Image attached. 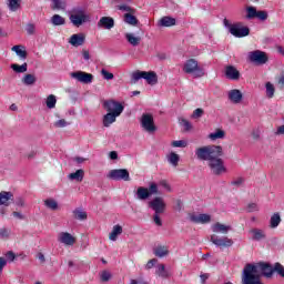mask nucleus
Wrapping results in <instances>:
<instances>
[{"instance_id": "obj_1", "label": "nucleus", "mask_w": 284, "mask_h": 284, "mask_svg": "<svg viewBox=\"0 0 284 284\" xmlns=\"http://www.w3.org/2000/svg\"><path fill=\"white\" fill-rule=\"evenodd\" d=\"M223 156V146L209 144L195 149V158L197 161H206L210 163L213 159Z\"/></svg>"}, {"instance_id": "obj_2", "label": "nucleus", "mask_w": 284, "mask_h": 284, "mask_svg": "<svg viewBox=\"0 0 284 284\" xmlns=\"http://www.w3.org/2000/svg\"><path fill=\"white\" fill-rule=\"evenodd\" d=\"M248 271H251V276H256L258 281H261V276L263 275L270 278L274 274V267L268 264H247L243 270L242 276H245V273Z\"/></svg>"}, {"instance_id": "obj_3", "label": "nucleus", "mask_w": 284, "mask_h": 284, "mask_svg": "<svg viewBox=\"0 0 284 284\" xmlns=\"http://www.w3.org/2000/svg\"><path fill=\"white\" fill-rule=\"evenodd\" d=\"M90 13L82 7H74L69 12V21L74 26L75 28H81L83 23H90L91 21Z\"/></svg>"}, {"instance_id": "obj_4", "label": "nucleus", "mask_w": 284, "mask_h": 284, "mask_svg": "<svg viewBox=\"0 0 284 284\" xmlns=\"http://www.w3.org/2000/svg\"><path fill=\"white\" fill-rule=\"evenodd\" d=\"M183 72L185 74H191L193 79H202L205 75V70L199 65L196 59H189L184 62Z\"/></svg>"}, {"instance_id": "obj_5", "label": "nucleus", "mask_w": 284, "mask_h": 284, "mask_svg": "<svg viewBox=\"0 0 284 284\" xmlns=\"http://www.w3.org/2000/svg\"><path fill=\"white\" fill-rule=\"evenodd\" d=\"M141 79H145L149 85H156L159 83V75L154 71H135L131 75L132 83H138Z\"/></svg>"}, {"instance_id": "obj_6", "label": "nucleus", "mask_w": 284, "mask_h": 284, "mask_svg": "<svg viewBox=\"0 0 284 284\" xmlns=\"http://www.w3.org/2000/svg\"><path fill=\"white\" fill-rule=\"evenodd\" d=\"M221 156L223 155H217L212 161L207 162V168L214 176H223V174H227V168Z\"/></svg>"}, {"instance_id": "obj_7", "label": "nucleus", "mask_w": 284, "mask_h": 284, "mask_svg": "<svg viewBox=\"0 0 284 284\" xmlns=\"http://www.w3.org/2000/svg\"><path fill=\"white\" fill-rule=\"evenodd\" d=\"M152 194H159V184L154 182L150 183L149 189L139 186L135 192V199H138V201H148Z\"/></svg>"}, {"instance_id": "obj_8", "label": "nucleus", "mask_w": 284, "mask_h": 284, "mask_svg": "<svg viewBox=\"0 0 284 284\" xmlns=\"http://www.w3.org/2000/svg\"><path fill=\"white\" fill-rule=\"evenodd\" d=\"M140 125L148 134H154L156 132V124L154 123V115L151 113H143L140 119Z\"/></svg>"}, {"instance_id": "obj_9", "label": "nucleus", "mask_w": 284, "mask_h": 284, "mask_svg": "<svg viewBox=\"0 0 284 284\" xmlns=\"http://www.w3.org/2000/svg\"><path fill=\"white\" fill-rule=\"evenodd\" d=\"M103 106L106 110V112L111 114H115L118 116H121V114H123V110H125V108L123 106V104H121V102H116L114 100L104 101Z\"/></svg>"}, {"instance_id": "obj_10", "label": "nucleus", "mask_w": 284, "mask_h": 284, "mask_svg": "<svg viewBox=\"0 0 284 284\" xmlns=\"http://www.w3.org/2000/svg\"><path fill=\"white\" fill-rule=\"evenodd\" d=\"M111 181H130V172L128 169H113L106 174Z\"/></svg>"}, {"instance_id": "obj_11", "label": "nucleus", "mask_w": 284, "mask_h": 284, "mask_svg": "<svg viewBox=\"0 0 284 284\" xmlns=\"http://www.w3.org/2000/svg\"><path fill=\"white\" fill-rule=\"evenodd\" d=\"M148 205L153 210L154 214H163L168 207L165 200L161 196H155L153 200L149 201Z\"/></svg>"}, {"instance_id": "obj_12", "label": "nucleus", "mask_w": 284, "mask_h": 284, "mask_svg": "<svg viewBox=\"0 0 284 284\" xmlns=\"http://www.w3.org/2000/svg\"><path fill=\"white\" fill-rule=\"evenodd\" d=\"M247 58L252 63H257L258 65H265V63H267L270 60L267 53L261 50L248 52Z\"/></svg>"}, {"instance_id": "obj_13", "label": "nucleus", "mask_w": 284, "mask_h": 284, "mask_svg": "<svg viewBox=\"0 0 284 284\" xmlns=\"http://www.w3.org/2000/svg\"><path fill=\"white\" fill-rule=\"evenodd\" d=\"M230 33L236 39H243V37H250V28L243 26L241 22L230 26Z\"/></svg>"}, {"instance_id": "obj_14", "label": "nucleus", "mask_w": 284, "mask_h": 284, "mask_svg": "<svg viewBox=\"0 0 284 284\" xmlns=\"http://www.w3.org/2000/svg\"><path fill=\"white\" fill-rule=\"evenodd\" d=\"M71 79L78 81V83H84L85 85L94 81V75L85 71H75L70 73Z\"/></svg>"}, {"instance_id": "obj_15", "label": "nucleus", "mask_w": 284, "mask_h": 284, "mask_svg": "<svg viewBox=\"0 0 284 284\" xmlns=\"http://www.w3.org/2000/svg\"><path fill=\"white\" fill-rule=\"evenodd\" d=\"M189 221L197 225H206L207 223H212V215L206 213H200V214L191 213L189 215Z\"/></svg>"}, {"instance_id": "obj_16", "label": "nucleus", "mask_w": 284, "mask_h": 284, "mask_svg": "<svg viewBox=\"0 0 284 284\" xmlns=\"http://www.w3.org/2000/svg\"><path fill=\"white\" fill-rule=\"evenodd\" d=\"M211 243L216 245V247H232L234 241L227 236H219L216 234L211 235Z\"/></svg>"}, {"instance_id": "obj_17", "label": "nucleus", "mask_w": 284, "mask_h": 284, "mask_svg": "<svg viewBox=\"0 0 284 284\" xmlns=\"http://www.w3.org/2000/svg\"><path fill=\"white\" fill-rule=\"evenodd\" d=\"M58 242L65 247H72L77 243V237L69 232H60L58 234Z\"/></svg>"}, {"instance_id": "obj_18", "label": "nucleus", "mask_w": 284, "mask_h": 284, "mask_svg": "<svg viewBox=\"0 0 284 284\" xmlns=\"http://www.w3.org/2000/svg\"><path fill=\"white\" fill-rule=\"evenodd\" d=\"M98 28L102 30H112L114 28V18L112 17H102L98 21Z\"/></svg>"}, {"instance_id": "obj_19", "label": "nucleus", "mask_w": 284, "mask_h": 284, "mask_svg": "<svg viewBox=\"0 0 284 284\" xmlns=\"http://www.w3.org/2000/svg\"><path fill=\"white\" fill-rule=\"evenodd\" d=\"M211 230L214 234H229L232 231V226L216 222L211 226Z\"/></svg>"}, {"instance_id": "obj_20", "label": "nucleus", "mask_w": 284, "mask_h": 284, "mask_svg": "<svg viewBox=\"0 0 284 284\" xmlns=\"http://www.w3.org/2000/svg\"><path fill=\"white\" fill-rule=\"evenodd\" d=\"M227 97L231 103L239 104L241 103V101H243V92H241V90L239 89H233L229 91Z\"/></svg>"}, {"instance_id": "obj_21", "label": "nucleus", "mask_w": 284, "mask_h": 284, "mask_svg": "<svg viewBox=\"0 0 284 284\" xmlns=\"http://www.w3.org/2000/svg\"><path fill=\"white\" fill-rule=\"evenodd\" d=\"M225 77L231 81H239L241 79V72L235 67L229 65L225 68Z\"/></svg>"}, {"instance_id": "obj_22", "label": "nucleus", "mask_w": 284, "mask_h": 284, "mask_svg": "<svg viewBox=\"0 0 284 284\" xmlns=\"http://www.w3.org/2000/svg\"><path fill=\"white\" fill-rule=\"evenodd\" d=\"M69 43L74 48H79V45H83V43H85V36H83L82 33L72 34Z\"/></svg>"}, {"instance_id": "obj_23", "label": "nucleus", "mask_w": 284, "mask_h": 284, "mask_svg": "<svg viewBox=\"0 0 284 284\" xmlns=\"http://www.w3.org/2000/svg\"><path fill=\"white\" fill-rule=\"evenodd\" d=\"M159 28H172V26H176V19L172 17H162L158 22Z\"/></svg>"}, {"instance_id": "obj_24", "label": "nucleus", "mask_w": 284, "mask_h": 284, "mask_svg": "<svg viewBox=\"0 0 284 284\" xmlns=\"http://www.w3.org/2000/svg\"><path fill=\"white\" fill-rule=\"evenodd\" d=\"M11 50L12 52H16L17 57H19V59H21L22 61H26V59H28V51H26V47L13 45Z\"/></svg>"}, {"instance_id": "obj_25", "label": "nucleus", "mask_w": 284, "mask_h": 284, "mask_svg": "<svg viewBox=\"0 0 284 284\" xmlns=\"http://www.w3.org/2000/svg\"><path fill=\"white\" fill-rule=\"evenodd\" d=\"M83 176H85V171L83 169H79L73 173L68 175L69 181H77V183H81L83 181Z\"/></svg>"}, {"instance_id": "obj_26", "label": "nucleus", "mask_w": 284, "mask_h": 284, "mask_svg": "<svg viewBox=\"0 0 284 284\" xmlns=\"http://www.w3.org/2000/svg\"><path fill=\"white\" fill-rule=\"evenodd\" d=\"M207 139L210 141H219L225 139V131H223V129H215L214 132H211L207 135Z\"/></svg>"}, {"instance_id": "obj_27", "label": "nucleus", "mask_w": 284, "mask_h": 284, "mask_svg": "<svg viewBox=\"0 0 284 284\" xmlns=\"http://www.w3.org/2000/svg\"><path fill=\"white\" fill-rule=\"evenodd\" d=\"M121 234H123V226L116 224L112 227L109 239L114 242L119 239V236H121Z\"/></svg>"}, {"instance_id": "obj_28", "label": "nucleus", "mask_w": 284, "mask_h": 284, "mask_svg": "<svg viewBox=\"0 0 284 284\" xmlns=\"http://www.w3.org/2000/svg\"><path fill=\"white\" fill-rule=\"evenodd\" d=\"M118 116H119V115H116V114H114V113L108 112V113L103 116V120H102V123H103L104 128H110V126L112 125V123H115Z\"/></svg>"}, {"instance_id": "obj_29", "label": "nucleus", "mask_w": 284, "mask_h": 284, "mask_svg": "<svg viewBox=\"0 0 284 284\" xmlns=\"http://www.w3.org/2000/svg\"><path fill=\"white\" fill-rule=\"evenodd\" d=\"M13 199V195H12V192H6V191H2L0 192V205H10V201H12Z\"/></svg>"}, {"instance_id": "obj_30", "label": "nucleus", "mask_w": 284, "mask_h": 284, "mask_svg": "<svg viewBox=\"0 0 284 284\" xmlns=\"http://www.w3.org/2000/svg\"><path fill=\"white\" fill-rule=\"evenodd\" d=\"M166 161L170 163V165H172V168H178L179 161H181V156L174 152H171L166 155Z\"/></svg>"}, {"instance_id": "obj_31", "label": "nucleus", "mask_w": 284, "mask_h": 284, "mask_svg": "<svg viewBox=\"0 0 284 284\" xmlns=\"http://www.w3.org/2000/svg\"><path fill=\"white\" fill-rule=\"evenodd\" d=\"M155 274L160 278H170V272H168V270H165V265L164 264H159L156 266Z\"/></svg>"}, {"instance_id": "obj_32", "label": "nucleus", "mask_w": 284, "mask_h": 284, "mask_svg": "<svg viewBox=\"0 0 284 284\" xmlns=\"http://www.w3.org/2000/svg\"><path fill=\"white\" fill-rule=\"evenodd\" d=\"M125 39L130 45L134 48L141 43V37L135 36L134 33H125Z\"/></svg>"}, {"instance_id": "obj_33", "label": "nucleus", "mask_w": 284, "mask_h": 284, "mask_svg": "<svg viewBox=\"0 0 284 284\" xmlns=\"http://www.w3.org/2000/svg\"><path fill=\"white\" fill-rule=\"evenodd\" d=\"M73 216H74V219H77V221H87L88 220V213L81 207L73 210Z\"/></svg>"}, {"instance_id": "obj_34", "label": "nucleus", "mask_w": 284, "mask_h": 284, "mask_svg": "<svg viewBox=\"0 0 284 284\" xmlns=\"http://www.w3.org/2000/svg\"><path fill=\"white\" fill-rule=\"evenodd\" d=\"M23 85H34L37 83V75L32 73H27L22 78Z\"/></svg>"}, {"instance_id": "obj_35", "label": "nucleus", "mask_w": 284, "mask_h": 284, "mask_svg": "<svg viewBox=\"0 0 284 284\" xmlns=\"http://www.w3.org/2000/svg\"><path fill=\"white\" fill-rule=\"evenodd\" d=\"M124 23H128L129 26H139V19H136L134 13H125Z\"/></svg>"}, {"instance_id": "obj_36", "label": "nucleus", "mask_w": 284, "mask_h": 284, "mask_svg": "<svg viewBox=\"0 0 284 284\" xmlns=\"http://www.w3.org/2000/svg\"><path fill=\"white\" fill-rule=\"evenodd\" d=\"M253 241H261L265 239V232L261 229H253L251 230Z\"/></svg>"}, {"instance_id": "obj_37", "label": "nucleus", "mask_w": 284, "mask_h": 284, "mask_svg": "<svg viewBox=\"0 0 284 284\" xmlns=\"http://www.w3.org/2000/svg\"><path fill=\"white\" fill-rule=\"evenodd\" d=\"M11 70H13V72H17V74H23V72H28V63H23L21 65L13 63L11 64Z\"/></svg>"}, {"instance_id": "obj_38", "label": "nucleus", "mask_w": 284, "mask_h": 284, "mask_svg": "<svg viewBox=\"0 0 284 284\" xmlns=\"http://www.w3.org/2000/svg\"><path fill=\"white\" fill-rule=\"evenodd\" d=\"M154 254L159 258H163V256H168V254H170V251L168 250V246H158L154 248Z\"/></svg>"}, {"instance_id": "obj_39", "label": "nucleus", "mask_w": 284, "mask_h": 284, "mask_svg": "<svg viewBox=\"0 0 284 284\" xmlns=\"http://www.w3.org/2000/svg\"><path fill=\"white\" fill-rule=\"evenodd\" d=\"M270 225L273 230L278 227V225H281V214L278 213L273 214L270 220Z\"/></svg>"}, {"instance_id": "obj_40", "label": "nucleus", "mask_w": 284, "mask_h": 284, "mask_svg": "<svg viewBox=\"0 0 284 284\" xmlns=\"http://www.w3.org/2000/svg\"><path fill=\"white\" fill-rule=\"evenodd\" d=\"M44 205L49 210H53V211L59 210V202H57V200H54V199H47V200H44Z\"/></svg>"}, {"instance_id": "obj_41", "label": "nucleus", "mask_w": 284, "mask_h": 284, "mask_svg": "<svg viewBox=\"0 0 284 284\" xmlns=\"http://www.w3.org/2000/svg\"><path fill=\"white\" fill-rule=\"evenodd\" d=\"M52 26H65V18L60 14H53L51 18Z\"/></svg>"}, {"instance_id": "obj_42", "label": "nucleus", "mask_w": 284, "mask_h": 284, "mask_svg": "<svg viewBox=\"0 0 284 284\" xmlns=\"http://www.w3.org/2000/svg\"><path fill=\"white\" fill-rule=\"evenodd\" d=\"M47 108H49V110H53V108H57V97L54 94H50L47 98Z\"/></svg>"}, {"instance_id": "obj_43", "label": "nucleus", "mask_w": 284, "mask_h": 284, "mask_svg": "<svg viewBox=\"0 0 284 284\" xmlns=\"http://www.w3.org/2000/svg\"><path fill=\"white\" fill-rule=\"evenodd\" d=\"M52 4L51 8L52 10H65V2L62 0H51Z\"/></svg>"}, {"instance_id": "obj_44", "label": "nucleus", "mask_w": 284, "mask_h": 284, "mask_svg": "<svg viewBox=\"0 0 284 284\" xmlns=\"http://www.w3.org/2000/svg\"><path fill=\"white\" fill-rule=\"evenodd\" d=\"M256 9L254 7H246V19L252 20L256 19Z\"/></svg>"}, {"instance_id": "obj_45", "label": "nucleus", "mask_w": 284, "mask_h": 284, "mask_svg": "<svg viewBox=\"0 0 284 284\" xmlns=\"http://www.w3.org/2000/svg\"><path fill=\"white\" fill-rule=\"evenodd\" d=\"M118 10H120L121 12H128V14H134V12H136V10L128 4H119Z\"/></svg>"}, {"instance_id": "obj_46", "label": "nucleus", "mask_w": 284, "mask_h": 284, "mask_svg": "<svg viewBox=\"0 0 284 284\" xmlns=\"http://www.w3.org/2000/svg\"><path fill=\"white\" fill-rule=\"evenodd\" d=\"M265 88H266V97H268V99H272L275 92L274 84H272V82H267Z\"/></svg>"}, {"instance_id": "obj_47", "label": "nucleus", "mask_w": 284, "mask_h": 284, "mask_svg": "<svg viewBox=\"0 0 284 284\" xmlns=\"http://www.w3.org/2000/svg\"><path fill=\"white\" fill-rule=\"evenodd\" d=\"M19 1L20 0H8V7L12 12H17V10H19Z\"/></svg>"}, {"instance_id": "obj_48", "label": "nucleus", "mask_w": 284, "mask_h": 284, "mask_svg": "<svg viewBox=\"0 0 284 284\" xmlns=\"http://www.w3.org/2000/svg\"><path fill=\"white\" fill-rule=\"evenodd\" d=\"M101 75L103 77V79L105 81H112V79H114V73H112V72H110V71H108L105 69L101 70Z\"/></svg>"}, {"instance_id": "obj_49", "label": "nucleus", "mask_w": 284, "mask_h": 284, "mask_svg": "<svg viewBox=\"0 0 284 284\" xmlns=\"http://www.w3.org/2000/svg\"><path fill=\"white\" fill-rule=\"evenodd\" d=\"M172 148H187V141L185 140H175L171 143Z\"/></svg>"}, {"instance_id": "obj_50", "label": "nucleus", "mask_w": 284, "mask_h": 284, "mask_svg": "<svg viewBox=\"0 0 284 284\" xmlns=\"http://www.w3.org/2000/svg\"><path fill=\"white\" fill-rule=\"evenodd\" d=\"M180 125H182V128H184L186 132H190V130H192V123H190V121H187L186 119H180Z\"/></svg>"}, {"instance_id": "obj_51", "label": "nucleus", "mask_w": 284, "mask_h": 284, "mask_svg": "<svg viewBox=\"0 0 284 284\" xmlns=\"http://www.w3.org/2000/svg\"><path fill=\"white\" fill-rule=\"evenodd\" d=\"M260 207H258V204L255 203V202H251L246 205V212H258Z\"/></svg>"}, {"instance_id": "obj_52", "label": "nucleus", "mask_w": 284, "mask_h": 284, "mask_svg": "<svg viewBox=\"0 0 284 284\" xmlns=\"http://www.w3.org/2000/svg\"><path fill=\"white\" fill-rule=\"evenodd\" d=\"M159 186L162 187L163 190H165V192H172V186L170 185V183L166 180H161L159 182Z\"/></svg>"}, {"instance_id": "obj_53", "label": "nucleus", "mask_w": 284, "mask_h": 284, "mask_svg": "<svg viewBox=\"0 0 284 284\" xmlns=\"http://www.w3.org/2000/svg\"><path fill=\"white\" fill-rule=\"evenodd\" d=\"M100 277H101V281H103V283H108V281L112 278V273H110L109 271H103Z\"/></svg>"}, {"instance_id": "obj_54", "label": "nucleus", "mask_w": 284, "mask_h": 284, "mask_svg": "<svg viewBox=\"0 0 284 284\" xmlns=\"http://www.w3.org/2000/svg\"><path fill=\"white\" fill-rule=\"evenodd\" d=\"M273 272H277V274H280V276L284 277V266L281 265V263H276L273 267Z\"/></svg>"}, {"instance_id": "obj_55", "label": "nucleus", "mask_w": 284, "mask_h": 284, "mask_svg": "<svg viewBox=\"0 0 284 284\" xmlns=\"http://www.w3.org/2000/svg\"><path fill=\"white\" fill-rule=\"evenodd\" d=\"M68 125H70V123H68L65 119H61L54 122V128H68Z\"/></svg>"}, {"instance_id": "obj_56", "label": "nucleus", "mask_w": 284, "mask_h": 284, "mask_svg": "<svg viewBox=\"0 0 284 284\" xmlns=\"http://www.w3.org/2000/svg\"><path fill=\"white\" fill-rule=\"evenodd\" d=\"M203 109H195L191 115V119H201L203 116Z\"/></svg>"}, {"instance_id": "obj_57", "label": "nucleus", "mask_w": 284, "mask_h": 284, "mask_svg": "<svg viewBox=\"0 0 284 284\" xmlns=\"http://www.w3.org/2000/svg\"><path fill=\"white\" fill-rule=\"evenodd\" d=\"M251 136L253 141H258V139H261V130L253 129L251 132Z\"/></svg>"}, {"instance_id": "obj_58", "label": "nucleus", "mask_w": 284, "mask_h": 284, "mask_svg": "<svg viewBox=\"0 0 284 284\" xmlns=\"http://www.w3.org/2000/svg\"><path fill=\"white\" fill-rule=\"evenodd\" d=\"M255 19H260V21L267 20V11H257Z\"/></svg>"}, {"instance_id": "obj_59", "label": "nucleus", "mask_w": 284, "mask_h": 284, "mask_svg": "<svg viewBox=\"0 0 284 284\" xmlns=\"http://www.w3.org/2000/svg\"><path fill=\"white\" fill-rule=\"evenodd\" d=\"M159 214H161V213H154L153 221H154L155 225L161 227V225H163V222L161 221V217L159 216Z\"/></svg>"}, {"instance_id": "obj_60", "label": "nucleus", "mask_w": 284, "mask_h": 284, "mask_svg": "<svg viewBox=\"0 0 284 284\" xmlns=\"http://www.w3.org/2000/svg\"><path fill=\"white\" fill-rule=\"evenodd\" d=\"M158 260L156 258H152L150 260L146 265H145V270H152V267H154V265H156Z\"/></svg>"}, {"instance_id": "obj_61", "label": "nucleus", "mask_w": 284, "mask_h": 284, "mask_svg": "<svg viewBox=\"0 0 284 284\" xmlns=\"http://www.w3.org/2000/svg\"><path fill=\"white\" fill-rule=\"evenodd\" d=\"M207 278H210V274L209 273H201L200 281H201L202 284H205Z\"/></svg>"}, {"instance_id": "obj_62", "label": "nucleus", "mask_w": 284, "mask_h": 284, "mask_svg": "<svg viewBox=\"0 0 284 284\" xmlns=\"http://www.w3.org/2000/svg\"><path fill=\"white\" fill-rule=\"evenodd\" d=\"M16 205H18V207H24L26 206V200H23L22 197H18L16 200Z\"/></svg>"}, {"instance_id": "obj_63", "label": "nucleus", "mask_w": 284, "mask_h": 284, "mask_svg": "<svg viewBox=\"0 0 284 284\" xmlns=\"http://www.w3.org/2000/svg\"><path fill=\"white\" fill-rule=\"evenodd\" d=\"M275 134L277 136H284V124L277 128Z\"/></svg>"}, {"instance_id": "obj_64", "label": "nucleus", "mask_w": 284, "mask_h": 284, "mask_svg": "<svg viewBox=\"0 0 284 284\" xmlns=\"http://www.w3.org/2000/svg\"><path fill=\"white\" fill-rule=\"evenodd\" d=\"M6 256H7L8 261H11V262L14 261V258H16L14 253L11 252V251H9V252L6 254Z\"/></svg>"}]
</instances>
